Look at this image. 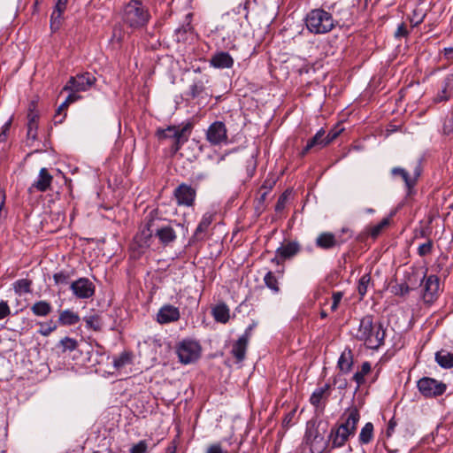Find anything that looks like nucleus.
<instances>
[{
  "instance_id": "680f3d73",
  "label": "nucleus",
  "mask_w": 453,
  "mask_h": 453,
  "mask_svg": "<svg viewBox=\"0 0 453 453\" xmlns=\"http://www.w3.org/2000/svg\"><path fill=\"white\" fill-rule=\"evenodd\" d=\"M407 35H408V30L406 28V26L403 23L400 24L395 33V37H404Z\"/></svg>"
},
{
  "instance_id": "c9c22d12",
  "label": "nucleus",
  "mask_w": 453,
  "mask_h": 453,
  "mask_svg": "<svg viewBox=\"0 0 453 453\" xmlns=\"http://www.w3.org/2000/svg\"><path fill=\"white\" fill-rule=\"evenodd\" d=\"M371 364L367 361L364 362L361 369L353 375V380L356 381L357 388L365 383V377L371 372Z\"/></svg>"
},
{
  "instance_id": "9d476101",
  "label": "nucleus",
  "mask_w": 453,
  "mask_h": 453,
  "mask_svg": "<svg viewBox=\"0 0 453 453\" xmlns=\"http://www.w3.org/2000/svg\"><path fill=\"white\" fill-rule=\"evenodd\" d=\"M173 196L179 206L191 207L195 203L196 190L190 185L181 183L174 189Z\"/></svg>"
},
{
  "instance_id": "9b49d317",
  "label": "nucleus",
  "mask_w": 453,
  "mask_h": 453,
  "mask_svg": "<svg viewBox=\"0 0 453 453\" xmlns=\"http://www.w3.org/2000/svg\"><path fill=\"white\" fill-rule=\"evenodd\" d=\"M70 288L73 294L79 299H88L95 295L96 287L93 282L85 277L74 280Z\"/></svg>"
},
{
  "instance_id": "6e6d98bb",
  "label": "nucleus",
  "mask_w": 453,
  "mask_h": 453,
  "mask_svg": "<svg viewBox=\"0 0 453 453\" xmlns=\"http://www.w3.org/2000/svg\"><path fill=\"white\" fill-rule=\"evenodd\" d=\"M288 201V195L287 193H283L278 199L276 205H275V211H281L287 203Z\"/></svg>"
},
{
  "instance_id": "5fc2aeb1",
  "label": "nucleus",
  "mask_w": 453,
  "mask_h": 453,
  "mask_svg": "<svg viewBox=\"0 0 453 453\" xmlns=\"http://www.w3.org/2000/svg\"><path fill=\"white\" fill-rule=\"evenodd\" d=\"M11 313L10 307L5 301L0 302V320L8 317Z\"/></svg>"
},
{
  "instance_id": "8fccbe9b",
  "label": "nucleus",
  "mask_w": 453,
  "mask_h": 453,
  "mask_svg": "<svg viewBox=\"0 0 453 453\" xmlns=\"http://www.w3.org/2000/svg\"><path fill=\"white\" fill-rule=\"evenodd\" d=\"M148 449V443L145 440L140 441L138 443L132 446L130 453H145Z\"/></svg>"
},
{
  "instance_id": "f8f14e48",
  "label": "nucleus",
  "mask_w": 453,
  "mask_h": 453,
  "mask_svg": "<svg viewBox=\"0 0 453 453\" xmlns=\"http://www.w3.org/2000/svg\"><path fill=\"white\" fill-rule=\"evenodd\" d=\"M391 174L394 177L400 176L404 181L406 188V195L407 196H411L414 193V187L418 181V179L420 175V168L418 166L415 169V173L413 176H411L410 173L402 167H394L391 169Z\"/></svg>"
},
{
  "instance_id": "aec40b11",
  "label": "nucleus",
  "mask_w": 453,
  "mask_h": 453,
  "mask_svg": "<svg viewBox=\"0 0 453 453\" xmlns=\"http://www.w3.org/2000/svg\"><path fill=\"white\" fill-rule=\"evenodd\" d=\"M330 395V386L325 384L314 390L310 397V403L316 408H324Z\"/></svg>"
},
{
  "instance_id": "bf43d9fd",
  "label": "nucleus",
  "mask_w": 453,
  "mask_h": 453,
  "mask_svg": "<svg viewBox=\"0 0 453 453\" xmlns=\"http://www.w3.org/2000/svg\"><path fill=\"white\" fill-rule=\"evenodd\" d=\"M353 235V232L349 227H342L340 232L335 234L337 239L342 238H347V241L349 240Z\"/></svg>"
},
{
  "instance_id": "e2e57ef3",
  "label": "nucleus",
  "mask_w": 453,
  "mask_h": 453,
  "mask_svg": "<svg viewBox=\"0 0 453 453\" xmlns=\"http://www.w3.org/2000/svg\"><path fill=\"white\" fill-rule=\"evenodd\" d=\"M257 322L253 321L245 330L244 334L242 335L245 339L249 340L251 337L253 329L257 326Z\"/></svg>"
},
{
  "instance_id": "f257e3e1",
  "label": "nucleus",
  "mask_w": 453,
  "mask_h": 453,
  "mask_svg": "<svg viewBox=\"0 0 453 453\" xmlns=\"http://www.w3.org/2000/svg\"><path fill=\"white\" fill-rule=\"evenodd\" d=\"M353 337L364 343L367 349H378L384 344L385 330L380 323H374L372 315L364 316L357 327L351 331Z\"/></svg>"
},
{
  "instance_id": "6e6552de",
  "label": "nucleus",
  "mask_w": 453,
  "mask_h": 453,
  "mask_svg": "<svg viewBox=\"0 0 453 453\" xmlns=\"http://www.w3.org/2000/svg\"><path fill=\"white\" fill-rule=\"evenodd\" d=\"M419 392L426 398L437 397L443 395L447 385L429 377H424L418 381Z\"/></svg>"
},
{
  "instance_id": "ddd939ff",
  "label": "nucleus",
  "mask_w": 453,
  "mask_h": 453,
  "mask_svg": "<svg viewBox=\"0 0 453 453\" xmlns=\"http://www.w3.org/2000/svg\"><path fill=\"white\" fill-rule=\"evenodd\" d=\"M53 176L47 168H41L37 179L28 188V192L32 194L35 191L46 192L50 189Z\"/></svg>"
},
{
  "instance_id": "a18cd8bd",
  "label": "nucleus",
  "mask_w": 453,
  "mask_h": 453,
  "mask_svg": "<svg viewBox=\"0 0 453 453\" xmlns=\"http://www.w3.org/2000/svg\"><path fill=\"white\" fill-rule=\"evenodd\" d=\"M70 274L67 272L61 271L54 273L53 280L56 285H65L68 283Z\"/></svg>"
},
{
  "instance_id": "c03bdc74",
  "label": "nucleus",
  "mask_w": 453,
  "mask_h": 453,
  "mask_svg": "<svg viewBox=\"0 0 453 453\" xmlns=\"http://www.w3.org/2000/svg\"><path fill=\"white\" fill-rule=\"evenodd\" d=\"M59 343L60 346L62 347L63 351H72L77 348V341L70 337L63 338Z\"/></svg>"
},
{
  "instance_id": "5701e85b",
  "label": "nucleus",
  "mask_w": 453,
  "mask_h": 453,
  "mask_svg": "<svg viewBox=\"0 0 453 453\" xmlns=\"http://www.w3.org/2000/svg\"><path fill=\"white\" fill-rule=\"evenodd\" d=\"M68 0H57L55 8L50 16V28L56 31L59 28L62 15L65 11Z\"/></svg>"
},
{
  "instance_id": "09e8293b",
  "label": "nucleus",
  "mask_w": 453,
  "mask_h": 453,
  "mask_svg": "<svg viewBox=\"0 0 453 453\" xmlns=\"http://www.w3.org/2000/svg\"><path fill=\"white\" fill-rule=\"evenodd\" d=\"M206 453H237V450L229 452L224 449L219 442H216L208 446Z\"/></svg>"
},
{
  "instance_id": "423d86ee",
  "label": "nucleus",
  "mask_w": 453,
  "mask_h": 453,
  "mask_svg": "<svg viewBox=\"0 0 453 453\" xmlns=\"http://www.w3.org/2000/svg\"><path fill=\"white\" fill-rule=\"evenodd\" d=\"M202 348L200 344L193 340L185 339L176 347V353L179 360L183 365L196 362L201 356Z\"/></svg>"
},
{
  "instance_id": "0eeeda50",
  "label": "nucleus",
  "mask_w": 453,
  "mask_h": 453,
  "mask_svg": "<svg viewBox=\"0 0 453 453\" xmlns=\"http://www.w3.org/2000/svg\"><path fill=\"white\" fill-rule=\"evenodd\" d=\"M96 81V77L90 73L77 74L69 79L63 88V91L84 92L88 90Z\"/></svg>"
},
{
  "instance_id": "3c124183",
  "label": "nucleus",
  "mask_w": 453,
  "mask_h": 453,
  "mask_svg": "<svg viewBox=\"0 0 453 453\" xmlns=\"http://www.w3.org/2000/svg\"><path fill=\"white\" fill-rule=\"evenodd\" d=\"M318 437V431L313 430L311 428H308L305 433V441L306 443L311 446V448L313 447L314 441Z\"/></svg>"
},
{
  "instance_id": "412c9836",
  "label": "nucleus",
  "mask_w": 453,
  "mask_h": 453,
  "mask_svg": "<svg viewBox=\"0 0 453 453\" xmlns=\"http://www.w3.org/2000/svg\"><path fill=\"white\" fill-rule=\"evenodd\" d=\"M210 65L215 68H231L234 65V58L225 51L216 52L210 59Z\"/></svg>"
},
{
  "instance_id": "052dcab7",
  "label": "nucleus",
  "mask_w": 453,
  "mask_h": 453,
  "mask_svg": "<svg viewBox=\"0 0 453 453\" xmlns=\"http://www.w3.org/2000/svg\"><path fill=\"white\" fill-rule=\"evenodd\" d=\"M295 411H289L288 414L285 415L283 420H282V425L283 426L285 427H288L292 425V419L295 416Z\"/></svg>"
},
{
  "instance_id": "b1692460",
  "label": "nucleus",
  "mask_w": 453,
  "mask_h": 453,
  "mask_svg": "<svg viewBox=\"0 0 453 453\" xmlns=\"http://www.w3.org/2000/svg\"><path fill=\"white\" fill-rule=\"evenodd\" d=\"M249 342V340L240 336L239 339L233 343L231 354L234 357L237 363L244 360Z\"/></svg>"
},
{
  "instance_id": "a19ab883",
  "label": "nucleus",
  "mask_w": 453,
  "mask_h": 453,
  "mask_svg": "<svg viewBox=\"0 0 453 453\" xmlns=\"http://www.w3.org/2000/svg\"><path fill=\"white\" fill-rule=\"evenodd\" d=\"M39 325L40 328L38 334L42 336H49L58 327L56 323L51 319L45 323L40 322Z\"/></svg>"
},
{
  "instance_id": "de8ad7c7",
  "label": "nucleus",
  "mask_w": 453,
  "mask_h": 453,
  "mask_svg": "<svg viewBox=\"0 0 453 453\" xmlns=\"http://www.w3.org/2000/svg\"><path fill=\"white\" fill-rule=\"evenodd\" d=\"M67 106H63V103L58 107L54 115V120L56 123H62L66 116Z\"/></svg>"
},
{
  "instance_id": "69168bd1",
  "label": "nucleus",
  "mask_w": 453,
  "mask_h": 453,
  "mask_svg": "<svg viewBox=\"0 0 453 453\" xmlns=\"http://www.w3.org/2000/svg\"><path fill=\"white\" fill-rule=\"evenodd\" d=\"M444 57L449 60H453V47L443 49Z\"/></svg>"
},
{
  "instance_id": "a211bd4d",
  "label": "nucleus",
  "mask_w": 453,
  "mask_h": 453,
  "mask_svg": "<svg viewBox=\"0 0 453 453\" xmlns=\"http://www.w3.org/2000/svg\"><path fill=\"white\" fill-rule=\"evenodd\" d=\"M155 237L163 246H169L177 239V234L172 225H163L155 228Z\"/></svg>"
},
{
  "instance_id": "cd10ccee",
  "label": "nucleus",
  "mask_w": 453,
  "mask_h": 453,
  "mask_svg": "<svg viewBox=\"0 0 453 453\" xmlns=\"http://www.w3.org/2000/svg\"><path fill=\"white\" fill-rule=\"evenodd\" d=\"M435 361L437 364L444 368H453V353H450L445 349H441L435 353Z\"/></svg>"
},
{
  "instance_id": "4468645a",
  "label": "nucleus",
  "mask_w": 453,
  "mask_h": 453,
  "mask_svg": "<svg viewBox=\"0 0 453 453\" xmlns=\"http://www.w3.org/2000/svg\"><path fill=\"white\" fill-rule=\"evenodd\" d=\"M154 220L150 219L144 226L141 228L135 235L134 240L141 248L150 247L153 236H155Z\"/></svg>"
},
{
  "instance_id": "dca6fc26",
  "label": "nucleus",
  "mask_w": 453,
  "mask_h": 453,
  "mask_svg": "<svg viewBox=\"0 0 453 453\" xmlns=\"http://www.w3.org/2000/svg\"><path fill=\"white\" fill-rule=\"evenodd\" d=\"M180 317L179 308L171 304H165L157 311V321L159 324H168L178 321Z\"/></svg>"
},
{
  "instance_id": "39448f33",
  "label": "nucleus",
  "mask_w": 453,
  "mask_h": 453,
  "mask_svg": "<svg viewBox=\"0 0 453 453\" xmlns=\"http://www.w3.org/2000/svg\"><path fill=\"white\" fill-rule=\"evenodd\" d=\"M148 9L140 0H130L125 6L123 19L131 27H144L150 20Z\"/></svg>"
},
{
  "instance_id": "ea45409f",
  "label": "nucleus",
  "mask_w": 453,
  "mask_h": 453,
  "mask_svg": "<svg viewBox=\"0 0 453 453\" xmlns=\"http://www.w3.org/2000/svg\"><path fill=\"white\" fill-rule=\"evenodd\" d=\"M370 282H371L370 273H365L359 279L358 285H357V291H358V294H359L361 299H363V297L366 295Z\"/></svg>"
},
{
  "instance_id": "864d4df0",
  "label": "nucleus",
  "mask_w": 453,
  "mask_h": 453,
  "mask_svg": "<svg viewBox=\"0 0 453 453\" xmlns=\"http://www.w3.org/2000/svg\"><path fill=\"white\" fill-rule=\"evenodd\" d=\"M69 95L65 98V100L63 102V106H69L71 104H73L74 102L81 99V96L78 95V92L76 91H68Z\"/></svg>"
},
{
  "instance_id": "7c9ffc66",
  "label": "nucleus",
  "mask_w": 453,
  "mask_h": 453,
  "mask_svg": "<svg viewBox=\"0 0 453 453\" xmlns=\"http://www.w3.org/2000/svg\"><path fill=\"white\" fill-rule=\"evenodd\" d=\"M30 310L35 316L46 317L52 311V305L47 301H38L31 306Z\"/></svg>"
},
{
  "instance_id": "bb28decb",
  "label": "nucleus",
  "mask_w": 453,
  "mask_h": 453,
  "mask_svg": "<svg viewBox=\"0 0 453 453\" xmlns=\"http://www.w3.org/2000/svg\"><path fill=\"white\" fill-rule=\"evenodd\" d=\"M337 365L341 372L344 373H347L351 370L353 365V354L350 349L347 348L342 352L338 359Z\"/></svg>"
},
{
  "instance_id": "4d7b16f0",
  "label": "nucleus",
  "mask_w": 453,
  "mask_h": 453,
  "mask_svg": "<svg viewBox=\"0 0 453 453\" xmlns=\"http://www.w3.org/2000/svg\"><path fill=\"white\" fill-rule=\"evenodd\" d=\"M12 119H10L7 122H5L2 127V131L0 133V142H5L7 139L8 132L11 128Z\"/></svg>"
},
{
  "instance_id": "c85d7f7f",
  "label": "nucleus",
  "mask_w": 453,
  "mask_h": 453,
  "mask_svg": "<svg viewBox=\"0 0 453 453\" xmlns=\"http://www.w3.org/2000/svg\"><path fill=\"white\" fill-rule=\"evenodd\" d=\"M212 315L216 321L226 323L230 318V311L226 304L219 303L212 309Z\"/></svg>"
},
{
  "instance_id": "58836bf2",
  "label": "nucleus",
  "mask_w": 453,
  "mask_h": 453,
  "mask_svg": "<svg viewBox=\"0 0 453 453\" xmlns=\"http://www.w3.org/2000/svg\"><path fill=\"white\" fill-rule=\"evenodd\" d=\"M83 320L86 323L87 328L93 329L94 331H98L101 329L102 323L100 317L97 314L86 316L84 317Z\"/></svg>"
},
{
  "instance_id": "20e7f679",
  "label": "nucleus",
  "mask_w": 453,
  "mask_h": 453,
  "mask_svg": "<svg viewBox=\"0 0 453 453\" xmlns=\"http://www.w3.org/2000/svg\"><path fill=\"white\" fill-rule=\"evenodd\" d=\"M192 128L193 126L190 123H186L182 126H168L166 128L158 129L157 136L158 139H173V142L171 146V150L173 153H176L188 142Z\"/></svg>"
},
{
  "instance_id": "603ef678",
  "label": "nucleus",
  "mask_w": 453,
  "mask_h": 453,
  "mask_svg": "<svg viewBox=\"0 0 453 453\" xmlns=\"http://www.w3.org/2000/svg\"><path fill=\"white\" fill-rule=\"evenodd\" d=\"M342 299V292H334L332 296V304H331V311H335L338 309L339 303H341Z\"/></svg>"
},
{
  "instance_id": "774afa93",
  "label": "nucleus",
  "mask_w": 453,
  "mask_h": 453,
  "mask_svg": "<svg viewBox=\"0 0 453 453\" xmlns=\"http://www.w3.org/2000/svg\"><path fill=\"white\" fill-rule=\"evenodd\" d=\"M395 423L394 421H390L389 424H388V433L389 434L391 431L394 430L395 428Z\"/></svg>"
},
{
  "instance_id": "338daca9",
  "label": "nucleus",
  "mask_w": 453,
  "mask_h": 453,
  "mask_svg": "<svg viewBox=\"0 0 453 453\" xmlns=\"http://www.w3.org/2000/svg\"><path fill=\"white\" fill-rule=\"evenodd\" d=\"M177 451V444L173 441H172L165 449V453H176Z\"/></svg>"
},
{
  "instance_id": "2eb2a0df",
  "label": "nucleus",
  "mask_w": 453,
  "mask_h": 453,
  "mask_svg": "<svg viewBox=\"0 0 453 453\" xmlns=\"http://www.w3.org/2000/svg\"><path fill=\"white\" fill-rule=\"evenodd\" d=\"M299 250L300 246L296 242H288L287 243H283L276 250V257L272 259V262L279 265L280 259L285 260L291 258L296 255Z\"/></svg>"
},
{
  "instance_id": "13d9d810",
  "label": "nucleus",
  "mask_w": 453,
  "mask_h": 453,
  "mask_svg": "<svg viewBox=\"0 0 453 453\" xmlns=\"http://www.w3.org/2000/svg\"><path fill=\"white\" fill-rule=\"evenodd\" d=\"M342 131V128L335 127V128L332 129L326 135L325 134L327 144H329L334 140H335L338 137V135L341 134Z\"/></svg>"
},
{
  "instance_id": "f03ea898",
  "label": "nucleus",
  "mask_w": 453,
  "mask_h": 453,
  "mask_svg": "<svg viewBox=\"0 0 453 453\" xmlns=\"http://www.w3.org/2000/svg\"><path fill=\"white\" fill-rule=\"evenodd\" d=\"M344 416L345 421L330 430L329 441L331 449L342 448L345 445L350 436H353L357 430L360 414L357 408L348 409Z\"/></svg>"
},
{
  "instance_id": "393cba45",
  "label": "nucleus",
  "mask_w": 453,
  "mask_h": 453,
  "mask_svg": "<svg viewBox=\"0 0 453 453\" xmlns=\"http://www.w3.org/2000/svg\"><path fill=\"white\" fill-rule=\"evenodd\" d=\"M453 90V74L448 75L442 84V88L434 98V103H441L449 99L450 92Z\"/></svg>"
},
{
  "instance_id": "a878e982",
  "label": "nucleus",
  "mask_w": 453,
  "mask_h": 453,
  "mask_svg": "<svg viewBox=\"0 0 453 453\" xmlns=\"http://www.w3.org/2000/svg\"><path fill=\"white\" fill-rule=\"evenodd\" d=\"M214 219V215L211 212H206L203 215L195 233L193 238L200 240L203 238V234L207 231L210 225Z\"/></svg>"
},
{
  "instance_id": "c756f323",
  "label": "nucleus",
  "mask_w": 453,
  "mask_h": 453,
  "mask_svg": "<svg viewBox=\"0 0 453 453\" xmlns=\"http://www.w3.org/2000/svg\"><path fill=\"white\" fill-rule=\"evenodd\" d=\"M395 213V211L391 212L388 217L384 218L378 224L369 226L367 228L368 234L373 239L377 238L381 234V232L390 224L391 219Z\"/></svg>"
},
{
  "instance_id": "4c0bfd02",
  "label": "nucleus",
  "mask_w": 453,
  "mask_h": 453,
  "mask_svg": "<svg viewBox=\"0 0 453 453\" xmlns=\"http://www.w3.org/2000/svg\"><path fill=\"white\" fill-rule=\"evenodd\" d=\"M132 356L128 352H123L119 357H113V365L117 370H119L126 365L131 364Z\"/></svg>"
},
{
  "instance_id": "0e129e2a",
  "label": "nucleus",
  "mask_w": 453,
  "mask_h": 453,
  "mask_svg": "<svg viewBox=\"0 0 453 453\" xmlns=\"http://www.w3.org/2000/svg\"><path fill=\"white\" fill-rule=\"evenodd\" d=\"M411 288L406 284H401L398 287V290L395 292V294H400L402 296H404L410 292Z\"/></svg>"
},
{
  "instance_id": "2f4dec72",
  "label": "nucleus",
  "mask_w": 453,
  "mask_h": 453,
  "mask_svg": "<svg viewBox=\"0 0 453 453\" xmlns=\"http://www.w3.org/2000/svg\"><path fill=\"white\" fill-rule=\"evenodd\" d=\"M79 321V315L69 309L64 310L59 313L58 323L62 326H73Z\"/></svg>"
},
{
  "instance_id": "79ce46f5",
  "label": "nucleus",
  "mask_w": 453,
  "mask_h": 453,
  "mask_svg": "<svg viewBox=\"0 0 453 453\" xmlns=\"http://www.w3.org/2000/svg\"><path fill=\"white\" fill-rule=\"evenodd\" d=\"M36 119L37 116L35 114H28L27 135L34 139L35 138L37 130Z\"/></svg>"
},
{
  "instance_id": "e433bc0d",
  "label": "nucleus",
  "mask_w": 453,
  "mask_h": 453,
  "mask_svg": "<svg viewBox=\"0 0 453 453\" xmlns=\"http://www.w3.org/2000/svg\"><path fill=\"white\" fill-rule=\"evenodd\" d=\"M265 286L270 288L273 293L280 291L278 278L274 273L269 271L264 277Z\"/></svg>"
},
{
  "instance_id": "37998d69",
  "label": "nucleus",
  "mask_w": 453,
  "mask_h": 453,
  "mask_svg": "<svg viewBox=\"0 0 453 453\" xmlns=\"http://www.w3.org/2000/svg\"><path fill=\"white\" fill-rule=\"evenodd\" d=\"M426 18V13L421 9L413 10L410 21L412 27H417L421 24Z\"/></svg>"
},
{
  "instance_id": "1a4fd4ad",
  "label": "nucleus",
  "mask_w": 453,
  "mask_h": 453,
  "mask_svg": "<svg viewBox=\"0 0 453 453\" xmlns=\"http://www.w3.org/2000/svg\"><path fill=\"white\" fill-rule=\"evenodd\" d=\"M206 139L214 146L227 144V129L224 122L214 121L211 123L206 131Z\"/></svg>"
},
{
  "instance_id": "49530a36",
  "label": "nucleus",
  "mask_w": 453,
  "mask_h": 453,
  "mask_svg": "<svg viewBox=\"0 0 453 453\" xmlns=\"http://www.w3.org/2000/svg\"><path fill=\"white\" fill-rule=\"evenodd\" d=\"M433 247H434V242L432 240H428L425 243H422L418 246V254L420 256V257H425L426 255H429L432 250H433Z\"/></svg>"
},
{
  "instance_id": "f3484780",
  "label": "nucleus",
  "mask_w": 453,
  "mask_h": 453,
  "mask_svg": "<svg viewBox=\"0 0 453 453\" xmlns=\"http://www.w3.org/2000/svg\"><path fill=\"white\" fill-rule=\"evenodd\" d=\"M347 242V238L337 239L335 234L330 232L319 234L316 239L317 247L322 250H330L335 246H340Z\"/></svg>"
},
{
  "instance_id": "6ab92c4d",
  "label": "nucleus",
  "mask_w": 453,
  "mask_h": 453,
  "mask_svg": "<svg viewBox=\"0 0 453 453\" xmlns=\"http://www.w3.org/2000/svg\"><path fill=\"white\" fill-rule=\"evenodd\" d=\"M440 288L439 278L436 275H429L426 278L423 297L426 302H433Z\"/></svg>"
},
{
  "instance_id": "473e14b6",
  "label": "nucleus",
  "mask_w": 453,
  "mask_h": 453,
  "mask_svg": "<svg viewBox=\"0 0 453 453\" xmlns=\"http://www.w3.org/2000/svg\"><path fill=\"white\" fill-rule=\"evenodd\" d=\"M189 95L192 98L206 97L210 95L206 92L204 82L202 80H197L193 82L189 87Z\"/></svg>"
},
{
  "instance_id": "7ed1b4c3",
  "label": "nucleus",
  "mask_w": 453,
  "mask_h": 453,
  "mask_svg": "<svg viewBox=\"0 0 453 453\" xmlns=\"http://www.w3.org/2000/svg\"><path fill=\"white\" fill-rule=\"evenodd\" d=\"M304 21L307 29L315 35L327 34L338 24L330 12L321 8L310 11Z\"/></svg>"
},
{
  "instance_id": "4be33fe9",
  "label": "nucleus",
  "mask_w": 453,
  "mask_h": 453,
  "mask_svg": "<svg viewBox=\"0 0 453 453\" xmlns=\"http://www.w3.org/2000/svg\"><path fill=\"white\" fill-rule=\"evenodd\" d=\"M327 144L325 137V130L320 128L315 135L307 142L306 146L303 149L302 156H304L308 151L313 148L320 150L326 147Z\"/></svg>"
},
{
  "instance_id": "72a5a7b5",
  "label": "nucleus",
  "mask_w": 453,
  "mask_h": 453,
  "mask_svg": "<svg viewBox=\"0 0 453 453\" xmlns=\"http://www.w3.org/2000/svg\"><path fill=\"white\" fill-rule=\"evenodd\" d=\"M373 438V425L367 422L360 431L358 440L361 444H368Z\"/></svg>"
},
{
  "instance_id": "f704fd0d",
  "label": "nucleus",
  "mask_w": 453,
  "mask_h": 453,
  "mask_svg": "<svg viewBox=\"0 0 453 453\" xmlns=\"http://www.w3.org/2000/svg\"><path fill=\"white\" fill-rule=\"evenodd\" d=\"M31 286L32 280L28 279H20L13 283V289L17 295L21 296L22 294L31 293Z\"/></svg>"
}]
</instances>
